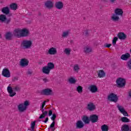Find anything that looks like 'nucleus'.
Returning <instances> with one entry per match:
<instances>
[{"label": "nucleus", "mask_w": 131, "mask_h": 131, "mask_svg": "<svg viewBox=\"0 0 131 131\" xmlns=\"http://www.w3.org/2000/svg\"><path fill=\"white\" fill-rule=\"evenodd\" d=\"M13 34L16 37H26L29 34V31L27 29L17 28L14 30Z\"/></svg>", "instance_id": "obj_1"}, {"label": "nucleus", "mask_w": 131, "mask_h": 131, "mask_svg": "<svg viewBox=\"0 0 131 131\" xmlns=\"http://www.w3.org/2000/svg\"><path fill=\"white\" fill-rule=\"evenodd\" d=\"M123 15V11L120 8H117L115 10V14H113L111 19L114 22H117L119 20V16L122 17Z\"/></svg>", "instance_id": "obj_2"}, {"label": "nucleus", "mask_w": 131, "mask_h": 131, "mask_svg": "<svg viewBox=\"0 0 131 131\" xmlns=\"http://www.w3.org/2000/svg\"><path fill=\"white\" fill-rule=\"evenodd\" d=\"M20 46L24 50H28V49H30L32 46V41L30 40H24L22 41Z\"/></svg>", "instance_id": "obj_3"}, {"label": "nucleus", "mask_w": 131, "mask_h": 131, "mask_svg": "<svg viewBox=\"0 0 131 131\" xmlns=\"http://www.w3.org/2000/svg\"><path fill=\"white\" fill-rule=\"evenodd\" d=\"M116 83L117 84V88H121L125 86L126 81L125 80V79L119 77L117 79Z\"/></svg>", "instance_id": "obj_4"}, {"label": "nucleus", "mask_w": 131, "mask_h": 131, "mask_svg": "<svg viewBox=\"0 0 131 131\" xmlns=\"http://www.w3.org/2000/svg\"><path fill=\"white\" fill-rule=\"evenodd\" d=\"M41 95H44V96H53V90L51 89H45L41 91Z\"/></svg>", "instance_id": "obj_5"}, {"label": "nucleus", "mask_w": 131, "mask_h": 131, "mask_svg": "<svg viewBox=\"0 0 131 131\" xmlns=\"http://www.w3.org/2000/svg\"><path fill=\"white\" fill-rule=\"evenodd\" d=\"M108 99L111 102H114V103H116V102L118 101V97H117V95L114 93H111L108 95Z\"/></svg>", "instance_id": "obj_6"}, {"label": "nucleus", "mask_w": 131, "mask_h": 131, "mask_svg": "<svg viewBox=\"0 0 131 131\" xmlns=\"http://www.w3.org/2000/svg\"><path fill=\"white\" fill-rule=\"evenodd\" d=\"M2 75V76H4V77H6V78L11 77V73L10 72V70H9L7 68L3 69Z\"/></svg>", "instance_id": "obj_7"}, {"label": "nucleus", "mask_w": 131, "mask_h": 131, "mask_svg": "<svg viewBox=\"0 0 131 131\" xmlns=\"http://www.w3.org/2000/svg\"><path fill=\"white\" fill-rule=\"evenodd\" d=\"M117 108L118 110L120 111V112L121 113V114H123L124 116H128V114L126 111H125L124 108L122 107L121 105L118 104Z\"/></svg>", "instance_id": "obj_8"}, {"label": "nucleus", "mask_w": 131, "mask_h": 131, "mask_svg": "<svg viewBox=\"0 0 131 131\" xmlns=\"http://www.w3.org/2000/svg\"><path fill=\"white\" fill-rule=\"evenodd\" d=\"M90 119L92 123H96L99 120V116L96 114H93L90 116Z\"/></svg>", "instance_id": "obj_9"}, {"label": "nucleus", "mask_w": 131, "mask_h": 131, "mask_svg": "<svg viewBox=\"0 0 131 131\" xmlns=\"http://www.w3.org/2000/svg\"><path fill=\"white\" fill-rule=\"evenodd\" d=\"M86 109L89 111H95L96 110V105L93 102H89L87 104Z\"/></svg>", "instance_id": "obj_10"}, {"label": "nucleus", "mask_w": 131, "mask_h": 131, "mask_svg": "<svg viewBox=\"0 0 131 131\" xmlns=\"http://www.w3.org/2000/svg\"><path fill=\"white\" fill-rule=\"evenodd\" d=\"M28 64H29L28 59L23 58L20 60V66H21V67H26V66H28Z\"/></svg>", "instance_id": "obj_11"}, {"label": "nucleus", "mask_w": 131, "mask_h": 131, "mask_svg": "<svg viewBox=\"0 0 131 131\" xmlns=\"http://www.w3.org/2000/svg\"><path fill=\"white\" fill-rule=\"evenodd\" d=\"M45 6L47 9H52L54 7V3L51 1H47L45 3Z\"/></svg>", "instance_id": "obj_12"}, {"label": "nucleus", "mask_w": 131, "mask_h": 131, "mask_svg": "<svg viewBox=\"0 0 131 131\" xmlns=\"http://www.w3.org/2000/svg\"><path fill=\"white\" fill-rule=\"evenodd\" d=\"M10 85H11V84H9L7 87V92L9 94L10 97H13L14 96H16V93L13 91V88H12Z\"/></svg>", "instance_id": "obj_13"}, {"label": "nucleus", "mask_w": 131, "mask_h": 131, "mask_svg": "<svg viewBox=\"0 0 131 131\" xmlns=\"http://www.w3.org/2000/svg\"><path fill=\"white\" fill-rule=\"evenodd\" d=\"M88 90L92 93H97L98 92V87L96 85H91L89 86Z\"/></svg>", "instance_id": "obj_14"}, {"label": "nucleus", "mask_w": 131, "mask_h": 131, "mask_svg": "<svg viewBox=\"0 0 131 131\" xmlns=\"http://www.w3.org/2000/svg\"><path fill=\"white\" fill-rule=\"evenodd\" d=\"M84 126V124L82 121L78 120L76 123V127L79 129H80V128H83Z\"/></svg>", "instance_id": "obj_15"}, {"label": "nucleus", "mask_w": 131, "mask_h": 131, "mask_svg": "<svg viewBox=\"0 0 131 131\" xmlns=\"http://www.w3.org/2000/svg\"><path fill=\"white\" fill-rule=\"evenodd\" d=\"M63 7H64L63 2L59 1L55 3V7L56 9H58V10H62V9H63Z\"/></svg>", "instance_id": "obj_16"}, {"label": "nucleus", "mask_w": 131, "mask_h": 131, "mask_svg": "<svg viewBox=\"0 0 131 131\" xmlns=\"http://www.w3.org/2000/svg\"><path fill=\"white\" fill-rule=\"evenodd\" d=\"M117 36L121 40H124L126 38V35L123 32H119L117 34Z\"/></svg>", "instance_id": "obj_17"}, {"label": "nucleus", "mask_w": 131, "mask_h": 131, "mask_svg": "<svg viewBox=\"0 0 131 131\" xmlns=\"http://www.w3.org/2000/svg\"><path fill=\"white\" fill-rule=\"evenodd\" d=\"M129 58H130V54L128 53H126L121 56V60H123L124 61H127Z\"/></svg>", "instance_id": "obj_18"}, {"label": "nucleus", "mask_w": 131, "mask_h": 131, "mask_svg": "<svg viewBox=\"0 0 131 131\" xmlns=\"http://www.w3.org/2000/svg\"><path fill=\"white\" fill-rule=\"evenodd\" d=\"M48 54L49 55H56L57 54V48L52 47L49 49Z\"/></svg>", "instance_id": "obj_19"}, {"label": "nucleus", "mask_w": 131, "mask_h": 131, "mask_svg": "<svg viewBox=\"0 0 131 131\" xmlns=\"http://www.w3.org/2000/svg\"><path fill=\"white\" fill-rule=\"evenodd\" d=\"M106 76V73L103 70H99L98 72V77L99 78H103Z\"/></svg>", "instance_id": "obj_20"}, {"label": "nucleus", "mask_w": 131, "mask_h": 131, "mask_svg": "<svg viewBox=\"0 0 131 131\" xmlns=\"http://www.w3.org/2000/svg\"><path fill=\"white\" fill-rule=\"evenodd\" d=\"M17 108L19 112H24V111H26V109H27L24 106V104L23 103L19 104L18 105Z\"/></svg>", "instance_id": "obj_21"}, {"label": "nucleus", "mask_w": 131, "mask_h": 131, "mask_svg": "<svg viewBox=\"0 0 131 131\" xmlns=\"http://www.w3.org/2000/svg\"><path fill=\"white\" fill-rule=\"evenodd\" d=\"M82 120L85 124H89L90 123V121H91L90 118L87 116H83L82 118Z\"/></svg>", "instance_id": "obj_22"}, {"label": "nucleus", "mask_w": 131, "mask_h": 131, "mask_svg": "<svg viewBox=\"0 0 131 131\" xmlns=\"http://www.w3.org/2000/svg\"><path fill=\"white\" fill-rule=\"evenodd\" d=\"M42 72H43V73H45V74H50V73L51 72V70L47 66H46L42 68Z\"/></svg>", "instance_id": "obj_23"}, {"label": "nucleus", "mask_w": 131, "mask_h": 131, "mask_svg": "<svg viewBox=\"0 0 131 131\" xmlns=\"http://www.w3.org/2000/svg\"><path fill=\"white\" fill-rule=\"evenodd\" d=\"M73 70L74 72H76V73H78V71L80 70V67L77 64H74L73 67Z\"/></svg>", "instance_id": "obj_24"}, {"label": "nucleus", "mask_w": 131, "mask_h": 131, "mask_svg": "<svg viewBox=\"0 0 131 131\" xmlns=\"http://www.w3.org/2000/svg\"><path fill=\"white\" fill-rule=\"evenodd\" d=\"M2 12L3 14H5L6 15H8V14H10V9H9V7H4L2 9Z\"/></svg>", "instance_id": "obj_25"}, {"label": "nucleus", "mask_w": 131, "mask_h": 131, "mask_svg": "<svg viewBox=\"0 0 131 131\" xmlns=\"http://www.w3.org/2000/svg\"><path fill=\"white\" fill-rule=\"evenodd\" d=\"M10 8L11 10H13V11H16L18 8V5L16 3H12L10 4Z\"/></svg>", "instance_id": "obj_26"}, {"label": "nucleus", "mask_w": 131, "mask_h": 131, "mask_svg": "<svg viewBox=\"0 0 131 131\" xmlns=\"http://www.w3.org/2000/svg\"><path fill=\"white\" fill-rule=\"evenodd\" d=\"M121 129L122 131H129V126L128 125L124 124L122 126Z\"/></svg>", "instance_id": "obj_27"}, {"label": "nucleus", "mask_w": 131, "mask_h": 131, "mask_svg": "<svg viewBox=\"0 0 131 131\" xmlns=\"http://www.w3.org/2000/svg\"><path fill=\"white\" fill-rule=\"evenodd\" d=\"M48 68H49L50 70H52L55 68V64L53 62H49L47 64V66H46Z\"/></svg>", "instance_id": "obj_28"}, {"label": "nucleus", "mask_w": 131, "mask_h": 131, "mask_svg": "<svg viewBox=\"0 0 131 131\" xmlns=\"http://www.w3.org/2000/svg\"><path fill=\"white\" fill-rule=\"evenodd\" d=\"M70 33V30H67L66 31H63L62 32V37H63V38L67 37V36H68V35H69Z\"/></svg>", "instance_id": "obj_29"}, {"label": "nucleus", "mask_w": 131, "mask_h": 131, "mask_svg": "<svg viewBox=\"0 0 131 131\" xmlns=\"http://www.w3.org/2000/svg\"><path fill=\"white\" fill-rule=\"evenodd\" d=\"M102 131H108L109 130V126L106 124H103L101 127Z\"/></svg>", "instance_id": "obj_30"}, {"label": "nucleus", "mask_w": 131, "mask_h": 131, "mask_svg": "<svg viewBox=\"0 0 131 131\" xmlns=\"http://www.w3.org/2000/svg\"><path fill=\"white\" fill-rule=\"evenodd\" d=\"M84 52L85 54H89V53H91V52H92V48L89 47H85L84 48Z\"/></svg>", "instance_id": "obj_31"}, {"label": "nucleus", "mask_w": 131, "mask_h": 131, "mask_svg": "<svg viewBox=\"0 0 131 131\" xmlns=\"http://www.w3.org/2000/svg\"><path fill=\"white\" fill-rule=\"evenodd\" d=\"M7 20V17L4 14L0 15V22H5Z\"/></svg>", "instance_id": "obj_32"}, {"label": "nucleus", "mask_w": 131, "mask_h": 131, "mask_svg": "<svg viewBox=\"0 0 131 131\" xmlns=\"http://www.w3.org/2000/svg\"><path fill=\"white\" fill-rule=\"evenodd\" d=\"M69 82L72 84H74L76 82V80L73 77H71L68 79Z\"/></svg>", "instance_id": "obj_33"}, {"label": "nucleus", "mask_w": 131, "mask_h": 131, "mask_svg": "<svg viewBox=\"0 0 131 131\" xmlns=\"http://www.w3.org/2000/svg\"><path fill=\"white\" fill-rule=\"evenodd\" d=\"M47 115H48V111H45V112H43L42 114H41L39 118L40 119H42V118H45Z\"/></svg>", "instance_id": "obj_34"}, {"label": "nucleus", "mask_w": 131, "mask_h": 131, "mask_svg": "<svg viewBox=\"0 0 131 131\" xmlns=\"http://www.w3.org/2000/svg\"><path fill=\"white\" fill-rule=\"evenodd\" d=\"M6 39H11L12 38V33L10 32H7L5 35Z\"/></svg>", "instance_id": "obj_35"}, {"label": "nucleus", "mask_w": 131, "mask_h": 131, "mask_svg": "<svg viewBox=\"0 0 131 131\" xmlns=\"http://www.w3.org/2000/svg\"><path fill=\"white\" fill-rule=\"evenodd\" d=\"M83 88L82 86H80V85H78L77 87V92L78 93V94H81V93H82V90H83Z\"/></svg>", "instance_id": "obj_36"}, {"label": "nucleus", "mask_w": 131, "mask_h": 131, "mask_svg": "<svg viewBox=\"0 0 131 131\" xmlns=\"http://www.w3.org/2000/svg\"><path fill=\"white\" fill-rule=\"evenodd\" d=\"M121 120L122 122H129V119L126 117H123L121 118Z\"/></svg>", "instance_id": "obj_37"}, {"label": "nucleus", "mask_w": 131, "mask_h": 131, "mask_svg": "<svg viewBox=\"0 0 131 131\" xmlns=\"http://www.w3.org/2000/svg\"><path fill=\"white\" fill-rule=\"evenodd\" d=\"M127 68L129 70H131V59L127 61Z\"/></svg>", "instance_id": "obj_38"}, {"label": "nucleus", "mask_w": 131, "mask_h": 131, "mask_svg": "<svg viewBox=\"0 0 131 131\" xmlns=\"http://www.w3.org/2000/svg\"><path fill=\"white\" fill-rule=\"evenodd\" d=\"M70 52H71V50L68 48H66L64 50V52L66 55H70Z\"/></svg>", "instance_id": "obj_39"}, {"label": "nucleus", "mask_w": 131, "mask_h": 131, "mask_svg": "<svg viewBox=\"0 0 131 131\" xmlns=\"http://www.w3.org/2000/svg\"><path fill=\"white\" fill-rule=\"evenodd\" d=\"M118 40V38L117 37H114L113 40V46H115L116 45V41Z\"/></svg>", "instance_id": "obj_40"}, {"label": "nucleus", "mask_w": 131, "mask_h": 131, "mask_svg": "<svg viewBox=\"0 0 131 131\" xmlns=\"http://www.w3.org/2000/svg\"><path fill=\"white\" fill-rule=\"evenodd\" d=\"M23 104L24 106L26 107V109H27V106H29V101L28 100L25 101Z\"/></svg>", "instance_id": "obj_41"}, {"label": "nucleus", "mask_w": 131, "mask_h": 131, "mask_svg": "<svg viewBox=\"0 0 131 131\" xmlns=\"http://www.w3.org/2000/svg\"><path fill=\"white\" fill-rule=\"evenodd\" d=\"M56 117L57 115H56L55 114H53L52 117H51V119L52 121H55V119H56Z\"/></svg>", "instance_id": "obj_42"}, {"label": "nucleus", "mask_w": 131, "mask_h": 131, "mask_svg": "<svg viewBox=\"0 0 131 131\" xmlns=\"http://www.w3.org/2000/svg\"><path fill=\"white\" fill-rule=\"evenodd\" d=\"M32 130H34V127L35 126V122H33L31 123Z\"/></svg>", "instance_id": "obj_43"}, {"label": "nucleus", "mask_w": 131, "mask_h": 131, "mask_svg": "<svg viewBox=\"0 0 131 131\" xmlns=\"http://www.w3.org/2000/svg\"><path fill=\"white\" fill-rule=\"evenodd\" d=\"M13 90L15 92H19L20 91V87L18 86H16L15 87L13 88Z\"/></svg>", "instance_id": "obj_44"}, {"label": "nucleus", "mask_w": 131, "mask_h": 131, "mask_svg": "<svg viewBox=\"0 0 131 131\" xmlns=\"http://www.w3.org/2000/svg\"><path fill=\"white\" fill-rule=\"evenodd\" d=\"M55 121H53L51 124H50V128H53L55 127Z\"/></svg>", "instance_id": "obj_45"}, {"label": "nucleus", "mask_w": 131, "mask_h": 131, "mask_svg": "<svg viewBox=\"0 0 131 131\" xmlns=\"http://www.w3.org/2000/svg\"><path fill=\"white\" fill-rule=\"evenodd\" d=\"M83 34L85 36H88L89 35V31L88 30L84 31Z\"/></svg>", "instance_id": "obj_46"}, {"label": "nucleus", "mask_w": 131, "mask_h": 131, "mask_svg": "<svg viewBox=\"0 0 131 131\" xmlns=\"http://www.w3.org/2000/svg\"><path fill=\"white\" fill-rule=\"evenodd\" d=\"M48 115H49V116H52V115H53V111L49 110Z\"/></svg>", "instance_id": "obj_47"}, {"label": "nucleus", "mask_w": 131, "mask_h": 131, "mask_svg": "<svg viewBox=\"0 0 131 131\" xmlns=\"http://www.w3.org/2000/svg\"><path fill=\"white\" fill-rule=\"evenodd\" d=\"M42 80L44 82H49V81H50V80H49V79H48L47 78H43Z\"/></svg>", "instance_id": "obj_48"}, {"label": "nucleus", "mask_w": 131, "mask_h": 131, "mask_svg": "<svg viewBox=\"0 0 131 131\" xmlns=\"http://www.w3.org/2000/svg\"><path fill=\"white\" fill-rule=\"evenodd\" d=\"M46 101H43L42 103V106H41V108H44L45 107V106H46Z\"/></svg>", "instance_id": "obj_49"}, {"label": "nucleus", "mask_w": 131, "mask_h": 131, "mask_svg": "<svg viewBox=\"0 0 131 131\" xmlns=\"http://www.w3.org/2000/svg\"><path fill=\"white\" fill-rule=\"evenodd\" d=\"M46 101H43L42 103V106H41V108H44L45 107V106H46Z\"/></svg>", "instance_id": "obj_50"}, {"label": "nucleus", "mask_w": 131, "mask_h": 131, "mask_svg": "<svg viewBox=\"0 0 131 131\" xmlns=\"http://www.w3.org/2000/svg\"><path fill=\"white\" fill-rule=\"evenodd\" d=\"M27 74H28V75H31L32 74V71H28L27 72Z\"/></svg>", "instance_id": "obj_51"}, {"label": "nucleus", "mask_w": 131, "mask_h": 131, "mask_svg": "<svg viewBox=\"0 0 131 131\" xmlns=\"http://www.w3.org/2000/svg\"><path fill=\"white\" fill-rule=\"evenodd\" d=\"M48 121H49V118L47 117L45 119V120L43 121V122H45V123H47V122H48Z\"/></svg>", "instance_id": "obj_52"}, {"label": "nucleus", "mask_w": 131, "mask_h": 131, "mask_svg": "<svg viewBox=\"0 0 131 131\" xmlns=\"http://www.w3.org/2000/svg\"><path fill=\"white\" fill-rule=\"evenodd\" d=\"M111 4H115L116 0H110Z\"/></svg>", "instance_id": "obj_53"}, {"label": "nucleus", "mask_w": 131, "mask_h": 131, "mask_svg": "<svg viewBox=\"0 0 131 131\" xmlns=\"http://www.w3.org/2000/svg\"><path fill=\"white\" fill-rule=\"evenodd\" d=\"M111 46H112V45H111V44H106L105 47H106V48H110V47H111Z\"/></svg>", "instance_id": "obj_54"}, {"label": "nucleus", "mask_w": 131, "mask_h": 131, "mask_svg": "<svg viewBox=\"0 0 131 131\" xmlns=\"http://www.w3.org/2000/svg\"><path fill=\"white\" fill-rule=\"evenodd\" d=\"M13 80H14V81L16 80H18V77H15L13 78Z\"/></svg>", "instance_id": "obj_55"}, {"label": "nucleus", "mask_w": 131, "mask_h": 131, "mask_svg": "<svg viewBox=\"0 0 131 131\" xmlns=\"http://www.w3.org/2000/svg\"><path fill=\"white\" fill-rule=\"evenodd\" d=\"M128 95H129V97H130V98H131V91H130L128 93Z\"/></svg>", "instance_id": "obj_56"}, {"label": "nucleus", "mask_w": 131, "mask_h": 131, "mask_svg": "<svg viewBox=\"0 0 131 131\" xmlns=\"http://www.w3.org/2000/svg\"><path fill=\"white\" fill-rule=\"evenodd\" d=\"M51 128V131H55V130L56 129V128Z\"/></svg>", "instance_id": "obj_57"}, {"label": "nucleus", "mask_w": 131, "mask_h": 131, "mask_svg": "<svg viewBox=\"0 0 131 131\" xmlns=\"http://www.w3.org/2000/svg\"><path fill=\"white\" fill-rule=\"evenodd\" d=\"M41 111H42V113H43V112H45V110L43 109V108H42V107H41Z\"/></svg>", "instance_id": "obj_58"}, {"label": "nucleus", "mask_w": 131, "mask_h": 131, "mask_svg": "<svg viewBox=\"0 0 131 131\" xmlns=\"http://www.w3.org/2000/svg\"><path fill=\"white\" fill-rule=\"evenodd\" d=\"M50 100L49 99H47L46 100L44 101V102H46V103H47V102H49Z\"/></svg>", "instance_id": "obj_59"}]
</instances>
